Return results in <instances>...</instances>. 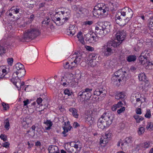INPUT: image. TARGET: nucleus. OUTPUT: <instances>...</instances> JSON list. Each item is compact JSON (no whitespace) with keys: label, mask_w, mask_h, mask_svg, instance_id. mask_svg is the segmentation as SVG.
Wrapping results in <instances>:
<instances>
[{"label":"nucleus","mask_w":153,"mask_h":153,"mask_svg":"<svg viewBox=\"0 0 153 153\" xmlns=\"http://www.w3.org/2000/svg\"><path fill=\"white\" fill-rule=\"evenodd\" d=\"M113 116L108 112H105L98 119L97 125L99 128L103 129L108 127L113 121Z\"/></svg>","instance_id":"nucleus-1"},{"label":"nucleus","mask_w":153,"mask_h":153,"mask_svg":"<svg viewBox=\"0 0 153 153\" xmlns=\"http://www.w3.org/2000/svg\"><path fill=\"white\" fill-rule=\"evenodd\" d=\"M115 41H108L101 48V51L105 56H108L114 53L116 48L119 46V43Z\"/></svg>","instance_id":"nucleus-2"},{"label":"nucleus","mask_w":153,"mask_h":153,"mask_svg":"<svg viewBox=\"0 0 153 153\" xmlns=\"http://www.w3.org/2000/svg\"><path fill=\"white\" fill-rule=\"evenodd\" d=\"M110 25L107 22H98L95 27V32L100 36H104L110 32Z\"/></svg>","instance_id":"nucleus-3"},{"label":"nucleus","mask_w":153,"mask_h":153,"mask_svg":"<svg viewBox=\"0 0 153 153\" xmlns=\"http://www.w3.org/2000/svg\"><path fill=\"white\" fill-rule=\"evenodd\" d=\"M108 8L103 3H99L94 8L93 11L94 16L97 15L105 16L108 14Z\"/></svg>","instance_id":"nucleus-4"},{"label":"nucleus","mask_w":153,"mask_h":153,"mask_svg":"<svg viewBox=\"0 0 153 153\" xmlns=\"http://www.w3.org/2000/svg\"><path fill=\"white\" fill-rule=\"evenodd\" d=\"M133 12L131 9L128 7H126L122 9L120 12L117 13L115 17L117 19H120L122 17H125L126 18L130 20L132 17Z\"/></svg>","instance_id":"nucleus-5"},{"label":"nucleus","mask_w":153,"mask_h":153,"mask_svg":"<svg viewBox=\"0 0 153 153\" xmlns=\"http://www.w3.org/2000/svg\"><path fill=\"white\" fill-rule=\"evenodd\" d=\"M39 34V31L37 28L31 27L25 31L23 38L25 39H33Z\"/></svg>","instance_id":"nucleus-6"},{"label":"nucleus","mask_w":153,"mask_h":153,"mask_svg":"<svg viewBox=\"0 0 153 153\" xmlns=\"http://www.w3.org/2000/svg\"><path fill=\"white\" fill-rule=\"evenodd\" d=\"M81 58V54L79 52H75L73 55L70 56L69 57V59H74V61L71 63V66H72L71 67V69L72 70L74 68L77 67V65L79 63Z\"/></svg>","instance_id":"nucleus-7"},{"label":"nucleus","mask_w":153,"mask_h":153,"mask_svg":"<svg viewBox=\"0 0 153 153\" xmlns=\"http://www.w3.org/2000/svg\"><path fill=\"white\" fill-rule=\"evenodd\" d=\"M126 73V72L122 71L121 70H119L118 71L115 72L113 75L111 79L114 82L118 81L120 82L122 80H123L124 76V73Z\"/></svg>","instance_id":"nucleus-8"},{"label":"nucleus","mask_w":153,"mask_h":153,"mask_svg":"<svg viewBox=\"0 0 153 153\" xmlns=\"http://www.w3.org/2000/svg\"><path fill=\"white\" fill-rule=\"evenodd\" d=\"M16 69L17 71L15 72L16 74H19V76L21 77L24 76L25 73V70L24 66L20 63H18L15 66Z\"/></svg>","instance_id":"nucleus-9"},{"label":"nucleus","mask_w":153,"mask_h":153,"mask_svg":"<svg viewBox=\"0 0 153 153\" xmlns=\"http://www.w3.org/2000/svg\"><path fill=\"white\" fill-rule=\"evenodd\" d=\"M126 33V32L123 30L120 31L118 32L116 34V38L114 40L111 41H115L116 43H119V45L124 40L125 37Z\"/></svg>","instance_id":"nucleus-10"},{"label":"nucleus","mask_w":153,"mask_h":153,"mask_svg":"<svg viewBox=\"0 0 153 153\" xmlns=\"http://www.w3.org/2000/svg\"><path fill=\"white\" fill-rule=\"evenodd\" d=\"M91 93H87L80 91L78 93V97L80 102H84L85 101L89 100L91 96Z\"/></svg>","instance_id":"nucleus-11"},{"label":"nucleus","mask_w":153,"mask_h":153,"mask_svg":"<svg viewBox=\"0 0 153 153\" xmlns=\"http://www.w3.org/2000/svg\"><path fill=\"white\" fill-rule=\"evenodd\" d=\"M70 123L69 121H68L66 123V122H65L64 126H62L63 129L64 130L62 134H63V136L64 137H66L68 135L66 134V133L70 131L72 128Z\"/></svg>","instance_id":"nucleus-12"},{"label":"nucleus","mask_w":153,"mask_h":153,"mask_svg":"<svg viewBox=\"0 0 153 153\" xmlns=\"http://www.w3.org/2000/svg\"><path fill=\"white\" fill-rule=\"evenodd\" d=\"M106 93V91L105 89L103 88H100L95 89L94 92V94L97 96L101 95L103 97L105 95Z\"/></svg>","instance_id":"nucleus-13"},{"label":"nucleus","mask_w":153,"mask_h":153,"mask_svg":"<svg viewBox=\"0 0 153 153\" xmlns=\"http://www.w3.org/2000/svg\"><path fill=\"white\" fill-rule=\"evenodd\" d=\"M60 13L62 15H64V16H65V18L62 19V22H65L68 21L69 18L71 11L68 9H65L64 11H61Z\"/></svg>","instance_id":"nucleus-14"},{"label":"nucleus","mask_w":153,"mask_h":153,"mask_svg":"<svg viewBox=\"0 0 153 153\" xmlns=\"http://www.w3.org/2000/svg\"><path fill=\"white\" fill-rule=\"evenodd\" d=\"M123 17H122V18L120 19H117V18H115L116 22L117 24H118L121 26H124L126 25L130 20V19H128L126 18V19H123Z\"/></svg>","instance_id":"nucleus-15"},{"label":"nucleus","mask_w":153,"mask_h":153,"mask_svg":"<svg viewBox=\"0 0 153 153\" xmlns=\"http://www.w3.org/2000/svg\"><path fill=\"white\" fill-rule=\"evenodd\" d=\"M49 153H58L59 151L58 147L56 146L51 145L48 148Z\"/></svg>","instance_id":"nucleus-16"},{"label":"nucleus","mask_w":153,"mask_h":153,"mask_svg":"<svg viewBox=\"0 0 153 153\" xmlns=\"http://www.w3.org/2000/svg\"><path fill=\"white\" fill-rule=\"evenodd\" d=\"M139 79L140 81H144L145 82L148 84L149 81L146 76L144 73L140 74L138 76Z\"/></svg>","instance_id":"nucleus-17"},{"label":"nucleus","mask_w":153,"mask_h":153,"mask_svg":"<svg viewBox=\"0 0 153 153\" xmlns=\"http://www.w3.org/2000/svg\"><path fill=\"white\" fill-rule=\"evenodd\" d=\"M67 33L68 35L71 36L74 35L75 33V26L72 25H70Z\"/></svg>","instance_id":"nucleus-18"},{"label":"nucleus","mask_w":153,"mask_h":153,"mask_svg":"<svg viewBox=\"0 0 153 153\" xmlns=\"http://www.w3.org/2000/svg\"><path fill=\"white\" fill-rule=\"evenodd\" d=\"M132 142V137H127L125 139L124 142L123 143H122L121 145L122 146L124 145L126 146H128Z\"/></svg>","instance_id":"nucleus-19"},{"label":"nucleus","mask_w":153,"mask_h":153,"mask_svg":"<svg viewBox=\"0 0 153 153\" xmlns=\"http://www.w3.org/2000/svg\"><path fill=\"white\" fill-rule=\"evenodd\" d=\"M125 95L124 92H121L119 93H117L115 96V98L117 100H123L125 97Z\"/></svg>","instance_id":"nucleus-20"},{"label":"nucleus","mask_w":153,"mask_h":153,"mask_svg":"<svg viewBox=\"0 0 153 153\" xmlns=\"http://www.w3.org/2000/svg\"><path fill=\"white\" fill-rule=\"evenodd\" d=\"M90 41H91L92 42L94 41V42H97V34L94 33L90 31Z\"/></svg>","instance_id":"nucleus-21"},{"label":"nucleus","mask_w":153,"mask_h":153,"mask_svg":"<svg viewBox=\"0 0 153 153\" xmlns=\"http://www.w3.org/2000/svg\"><path fill=\"white\" fill-rule=\"evenodd\" d=\"M69 111L72 113L74 117L76 118H78L79 115L77 114V110L75 108H71L69 109Z\"/></svg>","instance_id":"nucleus-22"},{"label":"nucleus","mask_w":153,"mask_h":153,"mask_svg":"<svg viewBox=\"0 0 153 153\" xmlns=\"http://www.w3.org/2000/svg\"><path fill=\"white\" fill-rule=\"evenodd\" d=\"M44 123L45 124L48 126L47 127H45V129L46 130H49L51 129V127L52 126L53 124L51 120H47L44 121Z\"/></svg>","instance_id":"nucleus-23"},{"label":"nucleus","mask_w":153,"mask_h":153,"mask_svg":"<svg viewBox=\"0 0 153 153\" xmlns=\"http://www.w3.org/2000/svg\"><path fill=\"white\" fill-rule=\"evenodd\" d=\"M77 38H78V40L83 45L85 44V42L84 40V38L83 37L81 31L78 32L77 35Z\"/></svg>","instance_id":"nucleus-24"},{"label":"nucleus","mask_w":153,"mask_h":153,"mask_svg":"<svg viewBox=\"0 0 153 153\" xmlns=\"http://www.w3.org/2000/svg\"><path fill=\"white\" fill-rule=\"evenodd\" d=\"M147 60L146 57L142 55H140L139 57V62L142 65L146 64Z\"/></svg>","instance_id":"nucleus-25"},{"label":"nucleus","mask_w":153,"mask_h":153,"mask_svg":"<svg viewBox=\"0 0 153 153\" xmlns=\"http://www.w3.org/2000/svg\"><path fill=\"white\" fill-rule=\"evenodd\" d=\"M110 9L112 12L115 11L117 9V5L115 3H110L109 4Z\"/></svg>","instance_id":"nucleus-26"},{"label":"nucleus","mask_w":153,"mask_h":153,"mask_svg":"<svg viewBox=\"0 0 153 153\" xmlns=\"http://www.w3.org/2000/svg\"><path fill=\"white\" fill-rule=\"evenodd\" d=\"M71 145H72V147H74L76 149H78L79 148V150H80L81 148V146L80 145V143L79 142H72Z\"/></svg>","instance_id":"nucleus-27"},{"label":"nucleus","mask_w":153,"mask_h":153,"mask_svg":"<svg viewBox=\"0 0 153 153\" xmlns=\"http://www.w3.org/2000/svg\"><path fill=\"white\" fill-rule=\"evenodd\" d=\"M133 117L136 120V122L137 123H140L141 121L143 120L144 119L143 117L137 114L134 115Z\"/></svg>","instance_id":"nucleus-28"},{"label":"nucleus","mask_w":153,"mask_h":153,"mask_svg":"<svg viewBox=\"0 0 153 153\" xmlns=\"http://www.w3.org/2000/svg\"><path fill=\"white\" fill-rule=\"evenodd\" d=\"M4 124V128L7 130H8L10 127L9 118H7L5 120Z\"/></svg>","instance_id":"nucleus-29"},{"label":"nucleus","mask_w":153,"mask_h":153,"mask_svg":"<svg viewBox=\"0 0 153 153\" xmlns=\"http://www.w3.org/2000/svg\"><path fill=\"white\" fill-rule=\"evenodd\" d=\"M136 59L135 55H129L127 58V61L129 62L134 61Z\"/></svg>","instance_id":"nucleus-30"},{"label":"nucleus","mask_w":153,"mask_h":153,"mask_svg":"<svg viewBox=\"0 0 153 153\" xmlns=\"http://www.w3.org/2000/svg\"><path fill=\"white\" fill-rule=\"evenodd\" d=\"M147 25L150 30H153V19H150Z\"/></svg>","instance_id":"nucleus-31"},{"label":"nucleus","mask_w":153,"mask_h":153,"mask_svg":"<svg viewBox=\"0 0 153 153\" xmlns=\"http://www.w3.org/2000/svg\"><path fill=\"white\" fill-rule=\"evenodd\" d=\"M90 65L91 67H94L96 66L98 63V61L97 60H89Z\"/></svg>","instance_id":"nucleus-32"},{"label":"nucleus","mask_w":153,"mask_h":153,"mask_svg":"<svg viewBox=\"0 0 153 153\" xmlns=\"http://www.w3.org/2000/svg\"><path fill=\"white\" fill-rule=\"evenodd\" d=\"M63 66L66 69H71V64L68 62H64L63 64Z\"/></svg>","instance_id":"nucleus-33"},{"label":"nucleus","mask_w":153,"mask_h":153,"mask_svg":"<svg viewBox=\"0 0 153 153\" xmlns=\"http://www.w3.org/2000/svg\"><path fill=\"white\" fill-rule=\"evenodd\" d=\"M146 129L150 131H153V123L151 122H148L146 127Z\"/></svg>","instance_id":"nucleus-34"},{"label":"nucleus","mask_w":153,"mask_h":153,"mask_svg":"<svg viewBox=\"0 0 153 153\" xmlns=\"http://www.w3.org/2000/svg\"><path fill=\"white\" fill-rule=\"evenodd\" d=\"M97 57V55L95 53H91L89 55L88 60H96Z\"/></svg>","instance_id":"nucleus-35"},{"label":"nucleus","mask_w":153,"mask_h":153,"mask_svg":"<svg viewBox=\"0 0 153 153\" xmlns=\"http://www.w3.org/2000/svg\"><path fill=\"white\" fill-rule=\"evenodd\" d=\"M112 65V63H110V61L108 60L106 62L104 66L105 68L109 69L111 68Z\"/></svg>","instance_id":"nucleus-36"},{"label":"nucleus","mask_w":153,"mask_h":153,"mask_svg":"<svg viewBox=\"0 0 153 153\" xmlns=\"http://www.w3.org/2000/svg\"><path fill=\"white\" fill-rule=\"evenodd\" d=\"M18 80L20 81L19 78L18 76L16 77L15 78L13 77L11 79V82L13 83L14 85H15L18 88V87L16 85L17 82Z\"/></svg>","instance_id":"nucleus-37"},{"label":"nucleus","mask_w":153,"mask_h":153,"mask_svg":"<svg viewBox=\"0 0 153 153\" xmlns=\"http://www.w3.org/2000/svg\"><path fill=\"white\" fill-rule=\"evenodd\" d=\"M19 9L17 7H13L10 9V10L13 11L14 13L16 14L19 12Z\"/></svg>","instance_id":"nucleus-38"},{"label":"nucleus","mask_w":153,"mask_h":153,"mask_svg":"<svg viewBox=\"0 0 153 153\" xmlns=\"http://www.w3.org/2000/svg\"><path fill=\"white\" fill-rule=\"evenodd\" d=\"M6 68H5L4 66H0V72H1V74H4L5 73L6 74L7 73V71L6 69ZM4 74H3L4 75Z\"/></svg>","instance_id":"nucleus-39"},{"label":"nucleus","mask_w":153,"mask_h":153,"mask_svg":"<svg viewBox=\"0 0 153 153\" xmlns=\"http://www.w3.org/2000/svg\"><path fill=\"white\" fill-rule=\"evenodd\" d=\"M150 143L149 142H146L143 143V147L145 149H147L150 147Z\"/></svg>","instance_id":"nucleus-40"},{"label":"nucleus","mask_w":153,"mask_h":153,"mask_svg":"<svg viewBox=\"0 0 153 153\" xmlns=\"http://www.w3.org/2000/svg\"><path fill=\"white\" fill-rule=\"evenodd\" d=\"M145 131V128L142 127H140L138 129V132L139 135L143 134Z\"/></svg>","instance_id":"nucleus-41"},{"label":"nucleus","mask_w":153,"mask_h":153,"mask_svg":"<svg viewBox=\"0 0 153 153\" xmlns=\"http://www.w3.org/2000/svg\"><path fill=\"white\" fill-rule=\"evenodd\" d=\"M1 105L4 110H7L9 108V107L8 104L3 102L2 103Z\"/></svg>","instance_id":"nucleus-42"},{"label":"nucleus","mask_w":153,"mask_h":153,"mask_svg":"<svg viewBox=\"0 0 153 153\" xmlns=\"http://www.w3.org/2000/svg\"><path fill=\"white\" fill-rule=\"evenodd\" d=\"M64 93L65 95H68V96H71L72 92L68 89H65L64 91Z\"/></svg>","instance_id":"nucleus-43"},{"label":"nucleus","mask_w":153,"mask_h":153,"mask_svg":"<svg viewBox=\"0 0 153 153\" xmlns=\"http://www.w3.org/2000/svg\"><path fill=\"white\" fill-rule=\"evenodd\" d=\"M151 116V111L149 109H148L146 111V113L145 115V117L147 118H150Z\"/></svg>","instance_id":"nucleus-44"},{"label":"nucleus","mask_w":153,"mask_h":153,"mask_svg":"<svg viewBox=\"0 0 153 153\" xmlns=\"http://www.w3.org/2000/svg\"><path fill=\"white\" fill-rule=\"evenodd\" d=\"M108 139H105L103 137H101L100 140V143L101 144L104 143V144H106L108 142Z\"/></svg>","instance_id":"nucleus-45"},{"label":"nucleus","mask_w":153,"mask_h":153,"mask_svg":"<svg viewBox=\"0 0 153 153\" xmlns=\"http://www.w3.org/2000/svg\"><path fill=\"white\" fill-rule=\"evenodd\" d=\"M92 89L87 88L85 89L82 90L81 91H83L84 92L87 93H91V92L92 91Z\"/></svg>","instance_id":"nucleus-46"},{"label":"nucleus","mask_w":153,"mask_h":153,"mask_svg":"<svg viewBox=\"0 0 153 153\" xmlns=\"http://www.w3.org/2000/svg\"><path fill=\"white\" fill-rule=\"evenodd\" d=\"M13 61V59L12 58H8L7 60L8 64L10 66L12 65Z\"/></svg>","instance_id":"nucleus-47"},{"label":"nucleus","mask_w":153,"mask_h":153,"mask_svg":"<svg viewBox=\"0 0 153 153\" xmlns=\"http://www.w3.org/2000/svg\"><path fill=\"white\" fill-rule=\"evenodd\" d=\"M35 18V16L33 14H31L30 15V17L29 18V20L28 22L29 23H31L33 20Z\"/></svg>","instance_id":"nucleus-48"},{"label":"nucleus","mask_w":153,"mask_h":153,"mask_svg":"<svg viewBox=\"0 0 153 153\" xmlns=\"http://www.w3.org/2000/svg\"><path fill=\"white\" fill-rule=\"evenodd\" d=\"M5 50L2 46L0 45V55L5 53Z\"/></svg>","instance_id":"nucleus-49"},{"label":"nucleus","mask_w":153,"mask_h":153,"mask_svg":"<svg viewBox=\"0 0 153 153\" xmlns=\"http://www.w3.org/2000/svg\"><path fill=\"white\" fill-rule=\"evenodd\" d=\"M46 20H45L44 21H43L42 22V23L43 24H46V25H48L49 24V22L50 21V19L49 18H47L46 19Z\"/></svg>","instance_id":"nucleus-50"},{"label":"nucleus","mask_w":153,"mask_h":153,"mask_svg":"<svg viewBox=\"0 0 153 153\" xmlns=\"http://www.w3.org/2000/svg\"><path fill=\"white\" fill-rule=\"evenodd\" d=\"M125 110V108L123 107L117 110V112L118 114H120L123 112Z\"/></svg>","instance_id":"nucleus-51"},{"label":"nucleus","mask_w":153,"mask_h":153,"mask_svg":"<svg viewBox=\"0 0 153 153\" xmlns=\"http://www.w3.org/2000/svg\"><path fill=\"white\" fill-rule=\"evenodd\" d=\"M0 138L1 140H3L4 141H6L7 139L6 136L4 134H1L0 136Z\"/></svg>","instance_id":"nucleus-52"},{"label":"nucleus","mask_w":153,"mask_h":153,"mask_svg":"<svg viewBox=\"0 0 153 153\" xmlns=\"http://www.w3.org/2000/svg\"><path fill=\"white\" fill-rule=\"evenodd\" d=\"M67 77L71 79L73 78L74 74L71 73H69L67 74Z\"/></svg>","instance_id":"nucleus-53"},{"label":"nucleus","mask_w":153,"mask_h":153,"mask_svg":"<svg viewBox=\"0 0 153 153\" xmlns=\"http://www.w3.org/2000/svg\"><path fill=\"white\" fill-rule=\"evenodd\" d=\"M9 145L10 144L9 143L7 142H5L3 143L2 146L3 147L7 148L9 147Z\"/></svg>","instance_id":"nucleus-54"},{"label":"nucleus","mask_w":153,"mask_h":153,"mask_svg":"<svg viewBox=\"0 0 153 153\" xmlns=\"http://www.w3.org/2000/svg\"><path fill=\"white\" fill-rule=\"evenodd\" d=\"M136 113L137 114H142L141 109L140 108H138L136 109Z\"/></svg>","instance_id":"nucleus-55"},{"label":"nucleus","mask_w":153,"mask_h":153,"mask_svg":"<svg viewBox=\"0 0 153 153\" xmlns=\"http://www.w3.org/2000/svg\"><path fill=\"white\" fill-rule=\"evenodd\" d=\"M117 108H119L120 107H122L123 104L122 103L121 101L119 102L117 104L115 105Z\"/></svg>","instance_id":"nucleus-56"},{"label":"nucleus","mask_w":153,"mask_h":153,"mask_svg":"<svg viewBox=\"0 0 153 153\" xmlns=\"http://www.w3.org/2000/svg\"><path fill=\"white\" fill-rule=\"evenodd\" d=\"M8 15L10 17H11L13 19H12V21H14L15 20L17 19V18H15V16H13V14H12V13H9Z\"/></svg>","instance_id":"nucleus-57"},{"label":"nucleus","mask_w":153,"mask_h":153,"mask_svg":"<svg viewBox=\"0 0 153 153\" xmlns=\"http://www.w3.org/2000/svg\"><path fill=\"white\" fill-rule=\"evenodd\" d=\"M27 144L28 146V149H30L32 148L33 146V144L31 142H29L28 141L27 143Z\"/></svg>","instance_id":"nucleus-58"},{"label":"nucleus","mask_w":153,"mask_h":153,"mask_svg":"<svg viewBox=\"0 0 153 153\" xmlns=\"http://www.w3.org/2000/svg\"><path fill=\"white\" fill-rule=\"evenodd\" d=\"M68 152H69L71 153H76L74 151V150L73 149V147H72V146L69 149Z\"/></svg>","instance_id":"nucleus-59"},{"label":"nucleus","mask_w":153,"mask_h":153,"mask_svg":"<svg viewBox=\"0 0 153 153\" xmlns=\"http://www.w3.org/2000/svg\"><path fill=\"white\" fill-rule=\"evenodd\" d=\"M42 101V98L39 97L37 99L36 102L39 105L40 103H41Z\"/></svg>","instance_id":"nucleus-60"},{"label":"nucleus","mask_w":153,"mask_h":153,"mask_svg":"<svg viewBox=\"0 0 153 153\" xmlns=\"http://www.w3.org/2000/svg\"><path fill=\"white\" fill-rule=\"evenodd\" d=\"M23 102L24 103V106H27L28 104L30 103L29 100L28 99H27L26 100H24Z\"/></svg>","instance_id":"nucleus-61"},{"label":"nucleus","mask_w":153,"mask_h":153,"mask_svg":"<svg viewBox=\"0 0 153 153\" xmlns=\"http://www.w3.org/2000/svg\"><path fill=\"white\" fill-rule=\"evenodd\" d=\"M135 97L134 96L132 97L131 98V101L132 104H134V105L135 104L134 103L135 101Z\"/></svg>","instance_id":"nucleus-62"},{"label":"nucleus","mask_w":153,"mask_h":153,"mask_svg":"<svg viewBox=\"0 0 153 153\" xmlns=\"http://www.w3.org/2000/svg\"><path fill=\"white\" fill-rule=\"evenodd\" d=\"M147 52H148V51L145 50L142 52L141 55H142V56H146V54Z\"/></svg>","instance_id":"nucleus-63"},{"label":"nucleus","mask_w":153,"mask_h":153,"mask_svg":"<svg viewBox=\"0 0 153 153\" xmlns=\"http://www.w3.org/2000/svg\"><path fill=\"white\" fill-rule=\"evenodd\" d=\"M79 126V124L77 122H74V123L73 126L74 128H76Z\"/></svg>","instance_id":"nucleus-64"}]
</instances>
